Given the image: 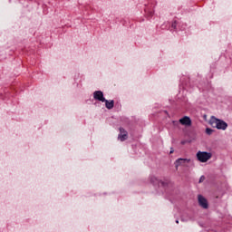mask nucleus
I'll use <instances>...</instances> for the list:
<instances>
[{
	"label": "nucleus",
	"mask_w": 232,
	"mask_h": 232,
	"mask_svg": "<svg viewBox=\"0 0 232 232\" xmlns=\"http://www.w3.org/2000/svg\"><path fill=\"white\" fill-rule=\"evenodd\" d=\"M209 124L212 128H217L218 130H227V124L226 121L218 120L215 116L210 118Z\"/></svg>",
	"instance_id": "nucleus-1"
},
{
	"label": "nucleus",
	"mask_w": 232,
	"mask_h": 232,
	"mask_svg": "<svg viewBox=\"0 0 232 232\" xmlns=\"http://www.w3.org/2000/svg\"><path fill=\"white\" fill-rule=\"evenodd\" d=\"M196 157L199 162H208L213 157V154L211 152L198 151Z\"/></svg>",
	"instance_id": "nucleus-2"
},
{
	"label": "nucleus",
	"mask_w": 232,
	"mask_h": 232,
	"mask_svg": "<svg viewBox=\"0 0 232 232\" xmlns=\"http://www.w3.org/2000/svg\"><path fill=\"white\" fill-rule=\"evenodd\" d=\"M118 140H121V142H124V140H128V131L124 130V128H120V134L118 135Z\"/></svg>",
	"instance_id": "nucleus-3"
},
{
	"label": "nucleus",
	"mask_w": 232,
	"mask_h": 232,
	"mask_svg": "<svg viewBox=\"0 0 232 232\" xmlns=\"http://www.w3.org/2000/svg\"><path fill=\"white\" fill-rule=\"evenodd\" d=\"M93 98L95 101H100L101 102H104V101H106V98H104V93H102V91H95L93 92Z\"/></svg>",
	"instance_id": "nucleus-4"
},
{
	"label": "nucleus",
	"mask_w": 232,
	"mask_h": 232,
	"mask_svg": "<svg viewBox=\"0 0 232 232\" xmlns=\"http://www.w3.org/2000/svg\"><path fill=\"white\" fill-rule=\"evenodd\" d=\"M198 200L199 206L203 208V209H208V199H206V198H204L202 195H198Z\"/></svg>",
	"instance_id": "nucleus-5"
},
{
	"label": "nucleus",
	"mask_w": 232,
	"mask_h": 232,
	"mask_svg": "<svg viewBox=\"0 0 232 232\" xmlns=\"http://www.w3.org/2000/svg\"><path fill=\"white\" fill-rule=\"evenodd\" d=\"M190 160L188 159H178L175 162L176 169H179V166H186V164H189Z\"/></svg>",
	"instance_id": "nucleus-6"
},
{
	"label": "nucleus",
	"mask_w": 232,
	"mask_h": 232,
	"mask_svg": "<svg viewBox=\"0 0 232 232\" xmlns=\"http://www.w3.org/2000/svg\"><path fill=\"white\" fill-rule=\"evenodd\" d=\"M180 124L182 126H190L191 125V119L188 116H184L179 120Z\"/></svg>",
	"instance_id": "nucleus-7"
},
{
	"label": "nucleus",
	"mask_w": 232,
	"mask_h": 232,
	"mask_svg": "<svg viewBox=\"0 0 232 232\" xmlns=\"http://www.w3.org/2000/svg\"><path fill=\"white\" fill-rule=\"evenodd\" d=\"M103 102H105V108H107V110H113V106H115V102L113 100L108 101L105 99Z\"/></svg>",
	"instance_id": "nucleus-8"
},
{
	"label": "nucleus",
	"mask_w": 232,
	"mask_h": 232,
	"mask_svg": "<svg viewBox=\"0 0 232 232\" xmlns=\"http://www.w3.org/2000/svg\"><path fill=\"white\" fill-rule=\"evenodd\" d=\"M150 182L154 186H157V184H159V179L156 177H152V178H150Z\"/></svg>",
	"instance_id": "nucleus-9"
},
{
	"label": "nucleus",
	"mask_w": 232,
	"mask_h": 232,
	"mask_svg": "<svg viewBox=\"0 0 232 232\" xmlns=\"http://www.w3.org/2000/svg\"><path fill=\"white\" fill-rule=\"evenodd\" d=\"M213 131H215L214 130L210 129V128H207L206 129V133L207 135H212Z\"/></svg>",
	"instance_id": "nucleus-10"
},
{
	"label": "nucleus",
	"mask_w": 232,
	"mask_h": 232,
	"mask_svg": "<svg viewBox=\"0 0 232 232\" xmlns=\"http://www.w3.org/2000/svg\"><path fill=\"white\" fill-rule=\"evenodd\" d=\"M171 28H173L174 30H177V21H174L171 24Z\"/></svg>",
	"instance_id": "nucleus-11"
},
{
	"label": "nucleus",
	"mask_w": 232,
	"mask_h": 232,
	"mask_svg": "<svg viewBox=\"0 0 232 232\" xmlns=\"http://www.w3.org/2000/svg\"><path fill=\"white\" fill-rule=\"evenodd\" d=\"M202 180H204V176L200 178L199 182H202Z\"/></svg>",
	"instance_id": "nucleus-12"
},
{
	"label": "nucleus",
	"mask_w": 232,
	"mask_h": 232,
	"mask_svg": "<svg viewBox=\"0 0 232 232\" xmlns=\"http://www.w3.org/2000/svg\"><path fill=\"white\" fill-rule=\"evenodd\" d=\"M169 153H170V154H171V153H173V149H171V150H170V152H169Z\"/></svg>",
	"instance_id": "nucleus-13"
},
{
	"label": "nucleus",
	"mask_w": 232,
	"mask_h": 232,
	"mask_svg": "<svg viewBox=\"0 0 232 232\" xmlns=\"http://www.w3.org/2000/svg\"><path fill=\"white\" fill-rule=\"evenodd\" d=\"M176 224H179V220H176Z\"/></svg>",
	"instance_id": "nucleus-14"
}]
</instances>
